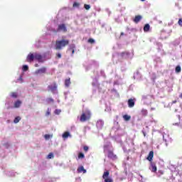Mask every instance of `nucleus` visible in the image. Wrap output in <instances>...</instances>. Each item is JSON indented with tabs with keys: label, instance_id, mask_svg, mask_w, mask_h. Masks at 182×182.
I'll list each match as a JSON object with an SVG mask.
<instances>
[{
	"label": "nucleus",
	"instance_id": "nucleus-13",
	"mask_svg": "<svg viewBox=\"0 0 182 182\" xmlns=\"http://www.w3.org/2000/svg\"><path fill=\"white\" fill-rule=\"evenodd\" d=\"M129 107H134V100L133 99H129L128 100Z\"/></svg>",
	"mask_w": 182,
	"mask_h": 182
},
{
	"label": "nucleus",
	"instance_id": "nucleus-31",
	"mask_svg": "<svg viewBox=\"0 0 182 182\" xmlns=\"http://www.w3.org/2000/svg\"><path fill=\"white\" fill-rule=\"evenodd\" d=\"M47 159H53V154L52 153L48 154Z\"/></svg>",
	"mask_w": 182,
	"mask_h": 182
},
{
	"label": "nucleus",
	"instance_id": "nucleus-19",
	"mask_svg": "<svg viewBox=\"0 0 182 182\" xmlns=\"http://www.w3.org/2000/svg\"><path fill=\"white\" fill-rule=\"evenodd\" d=\"M70 136V133L69 132H65L63 134V139H68Z\"/></svg>",
	"mask_w": 182,
	"mask_h": 182
},
{
	"label": "nucleus",
	"instance_id": "nucleus-4",
	"mask_svg": "<svg viewBox=\"0 0 182 182\" xmlns=\"http://www.w3.org/2000/svg\"><path fill=\"white\" fill-rule=\"evenodd\" d=\"M110 171H106L104 172L102 175V178L105 181V182H113V179L110 178Z\"/></svg>",
	"mask_w": 182,
	"mask_h": 182
},
{
	"label": "nucleus",
	"instance_id": "nucleus-8",
	"mask_svg": "<svg viewBox=\"0 0 182 182\" xmlns=\"http://www.w3.org/2000/svg\"><path fill=\"white\" fill-rule=\"evenodd\" d=\"M150 170L152 173H156L157 171V166H156L155 162H150Z\"/></svg>",
	"mask_w": 182,
	"mask_h": 182
},
{
	"label": "nucleus",
	"instance_id": "nucleus-37",
	"mask_svg": "<svg viewBox=\"0 0 182 182\" xmlns=\"http://www.w3.org/2000/svg\"><path fill=\"white\" fill-rule=\"evenodd\" d=\"M49 114H50V112L47 111V112H46V116H49Z\"/></svg>",
	"mask_w": 182,
	"mask_h": 182
},
{
	"label": "nucleus",
	"instance_id": "nucleus-2",
	"mask_svg": "<svg viewBox=\"0 0 182 182\" xmlns=\"http://www.w3.org/2000/svg\"><path fill=\"white\" fill-rule=\"evenodd\" d=\"M69 45V40L68 39H62V40H57L55 41V50H62L63 48H65Z\"/></svg>",
	"mask_w": 182,
	"mask_h": 182
},
{
	"label": "nucleus",
	"instance_id": "nucleus-41",
	"mask_svg": "<svg viewBox=\"0 0 182 182\" xmlns=\"http://www.w3.org/2000/svg\"><path fill=\"white\" fill-rule=\"evenodd\" d=\"M35 66H36V68H38V64H36Z\"/></svg>",
	"mask_w": 182,
	"mask_h": 182
},
{
	"label": "nucleus",
	"instance_id": "nucleus-5",
	"mask_svg": "<svg viewBox=\"0 0 182 182\" xmlns=\"http://www.w3.org/2000/svg\"><path fill=\"white\" fill-rule=\"evenodd\" d=\"M108 158L111 160H117V156L113 153V151H108Z\"/></svg>",
	"mask_w": 182,
	"mask_h": 182
},
{
	"label": "nucleus",
	"instance_id": "nucleus-43",
	"mask_svg": "<svg viewBox=\"0 0 182 182\" xmlns=\"http://www.w3.org/2000/svg\"><path fill=\"white\" fill-rule=\"evenodd\" d=\"M142 2H144V1H146V0H141Z\"/></svg>",
	"mask_w": 182,
	"mask_h": 182
},
{
	"label": "nucleus",
	"instance_id": "nucleus-29",
	"mask_svg": "<svg viewBox=\"0 0 182 182\" xmlns=\"http://www.w3.org/2000/svg\"><path fill=\"white\" fill-rule=\"evenodd\" d=\"M55 55L58 59H60V58H62V54H60V53H57Z\"/></svg>",
	"mask_w": 182,
	"mask_h": 182
},
{
	"label": "nucleus",
	"instance_id": "nucleus-30",
	"mask_svg": "<svg viewBox=\"0 0 182 182\" xmlns=\"http://www.w3.org/2000/svg\"><path fill=\"white\" fill-rule=\"evenodd\" d=\"M122 56H124V55H127V56H129V55H130V53H129V52L125 51L121 53Z\"/></svg>",
	"mask_w": 182,
	"mask_h": 182
},
{
	"label": "nucleus",
	"instance_id": "nucleus-36",
	"mask_svg": "<svg viewBox=\"0 0 182 182\" xmlns=\"http://www.w3.org/2000/svg\"><path fill=\"white\" fill-rule=\"evenodd\" d=\"M60 112V110L56 109V110H55V114H59V112Z\"/></svg>",
	"mask_w": 182,
	"mask_h": 182
},
{
	"label": "nucleus",
	"instance_id": "nucleus-33",
	"mask_svg": "<svg viewBox=\"0 0 182 182\" xmlns=\"http://www.w3.org/2000/svg\"><path fill=\"white\" fill-rule=\"evenodd\" d=\"M88 43H95V40L93 38L88 39Z\"/></svg>",
	"mask_w": 182,
	"mask_h": 182
},
{
	"label": "nucleus",
	"instance_id": "nucleus-12",
	"mask_svg": "<svg viewBox=\"0 0 182 182\" xmlns=\"http://www.w3.org/2000/svg\"><path fill=\"white\" fill-rule=\"evenodd\" d=\"M103 126H105V122H103L102 120L97 121V127L102 129V127H103Z\"/></svg>",
	"mask_w": 182,
	"mask_h": 182
},
{
	"label": "nucleus",
	"instance_id": "nucleus-6",
	"mask_svg": "<svg viewBox=\"0 0 182 182\" xmlns=\"http://www.w3.org/2000/svg\"><path fill=\"white\" fill-rule=\"evenodd\" d=\"M60 31H63V32H68V29L66 28V26L65 24L58 25L57 31L60 32Z\"/></svg>",
	"mask_w": 182,
	"mask_h": 182
},
{
	"label": "nucleus",
	"instance_id": "nucleus-24",
	"mask_svg": "<svg viewBox=\"0 0 182 182\" xmlns=\"http://www.w3.org/2000/svg\"><path fill=\"white\" fill-rule=\"evenodd\" d=\"M84 157H85V154H84L83 153L80 152V153L78 154V159H83Z\"/></svg>",
	"mask_w": 182,
	"mask_h": 182
},
{
	"label": "nucleus",
	"instance_id": "nucleus-23",
	"mask_svg": "<svg viewBox=\"0 0 182 182\" xmlns=\"http://www.w3.org/2000/svg\"><path fill=\"white\" fill-rule=\"evenodd\" d=\"M11 97H14V99H16V97H18V93H16V92H11Z\"/></svg>",
	"mask_w": 182,
	"mask_h": 182
},
{
	"label": "nucleus",
	"instance_id": "nucleus-22",
	"mask_svg": "<svg viewBox=\"0 0 182 182\" xmlns=\"http://www.w3.org/2000/svg\"><path fill=\"white\" fill-rule=\"evenodd\" d=\"M14 123H19V122H21V117H16L14 120Z\"/></svg>",
	"mask_w": 182,
	"mask_h": 182
},
{
	"label": "nucleus",
	"instance_id": "nucleus-21",
	"mask_svg": "<svg viewBox=\"0 0 182 182\" xmlns=\"http://www.w3.org/2000/svg\"><path fill=\"white\" fill-rule=\"evenodd\" d=\"M176 73H180L181 72V67L180 65H178L175 68Z\"/></svg>",
	"mask_w": 182,
	"mask_h": 182
},
{
	"label": "nucleus",
	"instance_id": "nucleus-15",
	"mask_svg": "<svg viewBox=\"0 0 182 182\" xmlns=\"http://www.w3.org/2000/svg\"><path fill=\"white\" fill-rule=\"evenodd\" d=\"M21 105H22V102H21L20 100H17L14 102V107L15 108L21 107Z\"/></svg>",
	"mask_w": 182,
	"mask_h": 182
},
{
	"label": "nucleus",
	"instance_id": "nucleus-20",
	"mask_svg": "<svg viewBox=\"0 0 182 182\" xmlns=\"http://www.w3.org/2000/svg\"><path fill=\"white\" fill-rule=\"evenodd\" d=\"M148 113H149V112H147V109H141V114L142 116H147Z\"/></svg>",
	"mask_w": 182,
	"mask_h": 182
},
{
	"label": "nucleus",
	"instance_id": "nucleus-3",
	"mask_svg": "<svg viewBox=\"0 0 182 182\" xmlns=\"http://www.w3.org/2000/svg\"><path fill=\"white\" fill-rule=\"evenodd\" d=\"M90 117H92V113H90V111L86 110L81 114L80 120L82 123H85V122L90 120Z\"/></svg>",
	"mask_w": 182,
	"mask_h": 182
},
{
	"label": "nucleus",
	"instance_id": "nucleus-1",
	"mask_svg": "<svg viewBox=\"0 0 182 182\" xmlns=\"http://www.w3.org/2000/svg\"><path fill=\"white\" fill-rule=\"evenodd\" d=\"M42 59L43 57L41 54L38 53H30L26 58V61L29 63H31V62H33V60H38V62H41Z\"/></svg>",
	"mask_w": 182,
	"mask_h": 182
},
{
	"label": "nucleus",
	"instance_id": "nucleus-16",
	"mask_svg": "<svg viewBox=\"0 0 182 182\" xmlns=\"http://www.w3.org/2000/svg\"><path fill=\"white\" fill-rule=\"evenodd\" d=\"M77 171L78 173L82 172L85 174L86 173V169H85V168L82 166H81L77 168Z\"/></svg>",
	"mask_w": 182,
	"mask_h": 182
},
{
	"label": "nucleus",
	"instance_id": "nucleus-9",
	"mask_svg": "<svg viewBox=\"0 0 182 182\" xmlns=\"http://www.w3.org/2000/svg\"><path fill=\"white\" fill-rule=\"evenodd\" d=\"M153 157H154V151H151L148 156L146 157V160H148V161H150V163H151L153 162Z\"/></svg>",
	"mask_w": 182,
	"mask_h": 182
},
{
	"label": "nucleus",
	"instance_id": "nucleus-40",
	"mask_svg": "<svg viewBox=\"0 0 182 182\" xmlns=\"http://www.w3.org/2000/svg\"><path fill=\"white\" fill-rule=\"evenodd\" d=\"M179 97L182 99V93L179 95Z\"/></svg>",
	"mask_w": 182,
	"mask_h": 182
},
{
	"label": "nucleus",
	"instance_id": "nucleus-17",
	"mask_svg": "<svg viewBox=\"0 0 182 182\" xmlns=\"http://www.w3.org/2000/svg\"><path fill=\"white\" fill-rule=\"evenodd\" d=\"M144 31L145 32H149V31H150V25L149 23L145 24L144 26Z\"/></svg>",
	"mask_w": 182,
	"mask_h": 182
},
{
	"label": "nucleus",
	"instance_id": "nucleus-38",
	"mask_svg": "<svg viewBox=\"0 0 182 182\" xmlns=\"http://www.w3.org/2000/svg\"><path fill=\"white\" fill-rule=\"evenodd\" d=\"M142 133H143L144 137H146V132L144 131H142Z\"/></svg>",
	"mask_w": 182,
	"mask_h": 182
},
{
	"label": "nucleus",
	"instance_id": "nucleus-27",
	"mask_svg": "<svg viewBox=\"0 0 182 182\" xmlns=\"http://www.w3.org/2000/svg\"><path fill=\"white\" fill-rule=\"evenodd\" d=\"M44 137H45L46 140H49V139H50V137H52V135H50V134H45Z\"/></svg>",
	"mask_w": 182,
	"mask_h": 182
},
{
	"label": "nucleus",
	"instance_id": "nucleus-26",
	"mask_svg": "<svg viewBox=\"0 0 182 182\" xmlns=\"http://www.w3.org/2000/svg\"><path fill=\"white\" fill-rule=\"evenodd\" d=\"M22 69L23 72H26L29 69V67H28V65H23Z\"/></svg>",
	"mask_w": 182,
	"mask_h": 182
},
{
	"label": "nucleus",
	"instance_id": "nucleus-7",
	"mask_svg": "<svg viewBox=\"0 0 182 182\" xmlns=\"http://www.w3.org/2000/svg\"><path fill=\"white\" fill-rule=\"evenodd\" d=\"M48 88L49 89V90H50V92H55V90H58V85L56 84V82H53V85H48Z\"/></svg>",
	"mask_w": 182,
	"mask_h": 182
},
{
	"label": "nucleus",
	"instance_id": "nucleus-25",
	"mask_svg": "<svg viewBox=\"0 0 182 182\" xmlns=\"http://www.w3.org/2000/svg\"><path fill=\"white\" fill-rule=\"evenodd\" d=\"M70 49L72 50V55L75 54V44H73Z\"/></svg>",
	"mask_w": 182,
	"mask_h": 182
},
{
	"label": "nucleus",
	"instance_id": "nucleus-42",
	"mask_svg": "<svg viewBox=\"0 0 182 182\" xmlns=\"http://www.w3.org/2000/svg\"><path fill=\"white\" fill-rule=\"evenodd\" d=\"M123 35H124V33H121V36H122Z\"/></svg>",
	"mask_w": 182,
	"mask_h": 182
},
{
	"label": "nucleus",
	"instance_id": "nucleus-14",
	"mask_svg": "<svg viewBox=\"0 0 182 182\" xmlns=\"http://www.w3.org/2000/svg\"><path fill=\"white\" fill-rule=\"evenodd\" d=\"M70 83H72L70 82V77L66 79L65 80V87H69L70 86Z\"/></svg>",
	"mask_w": 182,
	"mask_h": 182
},
{
	"label": "nucleus",
	"instance_id": "nucleus-10",
	"mask_svg": "<svg viewBox=\"0 0 182 182\" xmlns=\"http://www.w3.org/2000/svg\"><path fill=\"white\" fill-rule=\"evenodd\" d=\"M43 73H46V68L43 67L36 71V75H42Z\"/></svg>",
	"mask_w": 182,
	"mask_h": 182
},
{
	"label": "nucleus",
	"instance_id": "nucleus-18",
	"mask_svg": "<svg viewBox=\"0 0 182 182\" xmlns=\"http://www.w3.org/2000/svg\"><path fill=\"white\" fill-rule=\"evenodd\" d=\"M123 119H124V120H125V122H129V120H130V119H132V117L128 114H124V115H123Z\"/></svg>",
	"mask_w": 182,
	"mask_h": 182
},
{
	"label": "nucleus",
	"instance_id": "nucleus-28",
	"mask_svg": "<svg viewBox=\"0 0 182 182\" xmlns=\"http://www.w3.org/2000/svg\"><path fill=\"white\" fill-rule=\"evenodd\" d=\"M84 8H85V9H86L87 11H89V9H90V5H89V4H85V5H84Z\"/></svg>",
	"mask_w": 182,
	"mask_h": 182
},
{
	"label": "nucleus",
	"instance_id": "nucleus-11",
	"mask_svg": "<svg viewBox=\"0 0 182 182\" xmlns=\"http://www.w3.org/2000/svg\"><path fill=\"white\" fill-rule=\"evenodd\" d=\"M142 16L141 15H137L135 16V18L133 19V22H134V23H139V22L140 21H141L142 19Z\"/></svg>",
	"mask_w": 182,
	"mask_h": 182
},
{
	"label": "nucleus",
	"instance_id": "nucleus-35",
	"mask_svg": "<svg viewBox=\"0 0 182 182\" xmlns=\"http://www.w3.org/2000/svg\"><path fill=\"white\" fill-rule=\"evenodd\" d=\"M73 6L75 8L76 6H79V3L77 2H74L73 4Z\"/></svg>",
	"mask_w": 182,
	"mask_h": 182
},
{
	"label": "nucleus",
	"instance_id": "nucleus-39",
	"mask_svg": "<svg viewBox=\"0 0 182 182\" xmlns=\"http://www.w3.org/2000/svg\"><path fill=\"white\" fill-rule=\"evenodd\" d=\"M174 103H177V100H174L172 102V104L174 105Z\"/></svg>",
	"mask_w": 182,
	"mask_h": 182
},
{
	"label": "nucleus",
	"instance_id": "nucleus-34",
	"mask_svg": "<svg viewBox=\"0 0 182 182\" xmlns=\"http://www.w3.org/2000/svg\"><path fill=\"white\" fill-rule=\"evenodd\" d=\"M178 23L179 26H182V18H179Z\"/></svg>",
	"mask_w": 182,
	"mask_h": 182
},
{
	"label": "nucleus",
	"instance_id": "nucleus-32",
	"mask_svg": "<svg viewBox=\"0 0 182 182\" xmlns=\"http://www.w3.org/2000/svg\"><path fill=\"white\" fill-rule=\"evenodd\" d=\"M83 150H84V151L87 152L89 151V146H85L83 147Z\"/></svg>",
	"mask_w": 182,
	"mask_h": 182
}]
</instances>
